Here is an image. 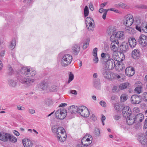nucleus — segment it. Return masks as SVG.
<instances>
[{
	"label": "nucleus",
	"mask_w": 147,
	"mask_h": 147,
	"mask_svg": "<svg viewBox=\"0 0 147 147\" xmlns=\"http://www.w3.org/2000/svg\"><path fill=\"white\" fill-rule=\"evenodd\" d=\"M17 109L19 110L24 111L25 110V108L19 105L17 107Z\"/></svg>",
	"instance_id": "54"
},
{
	"label": "nucleus",
	"mask_w": 147,
	"mask_h": 147,
	"mask_svg": "<svg viewBox=\"0 0 147 147\" xmlns=\"http://www.w3.org/2000/svg\"><path fill=\"white\" fill-rule=\"evenodd\" d=\"M88 137L89 138H88L87 136H85L81 140V143L87 147V146L90 145L92 142V136H88Z\"/></svg>",
	"instance_id": "10"
},
{
	"label": "nucleus",
	"mask_w": 147,
	"mask_h": 147,
	"mask_svg": "<svg viewBox=\"0 0 147 147\" xmlns=\"http://www.w3.org/2000/svg\"><path fill=\"white\" fill-rule=\"evenodd\" d=\"M125 38V35L124 32L122 31H119L117 32L114 35H112L110 37L111 40H115L116 41V38H117L119 40H122Z\"/></svg>",
	"instance_id": "6"
},
{
	"label": "nucleus",
	"mask_w": 147,
	"mask_h": 147,
	"mask_svg": "<svg viewBox=\"0 0 147 147\" xmlns=\"http://www.w3.org/2000/svg\"><path fill=\"white\" fill-rule=\"evenodd\" d=\"M128 48V45H121L120 46V49L122 51H127Z\"/></svg>",
	"instance_id": "37"
},
{
	"label": "nucleus",
	"mask_w": 147,
	"mask_h": 147,
	"mask_svg": "<svg viewBox=\"0 0 147 147\" xmlns=\"http://www.w3.org/2000/svg\"><path fill=\"white\" fill-rule=\"evenodd\" d=\"M113 41H112L111 44V50L113 52H116L119 51V43L118 41H115V40H113Z\"/></svg>",
	"instance_id": "12"
},
{
	"label": "nucleus",
	"mask_w": 147,
	"mask_h": 147,
	"mask_svg": "<svg viewBox=\"0 0 147 147\" xmlns=\"http://www.w3.org/2000/svg\"><path fill=\"white\" fill-rule=\"evenodd\" d=\"M80 47L78 45H75L73 47L72 53L74 55H77L80 52Z\"/></svg>",
	"instance_id": "27"
},
{
	"label": "nucleus",
	"mask_w": 147,
	"mask_h": 147,
	"mask_svg": "<svg viewBox=\"0 0 147 147\" xmlns=\"http://www.w3.org/2000/svg\"><path fill=\"white\" fill-rule=\"evenodd\" d=\"M60 57V63L63 67H66L71 63L73 59L72 55L69 54H59Z\"/></svg>",
	"instance_id": "1"
},
{
	"label": "nucleus",
	"mask_w": 147,
	"mask_h": 147,
	"mask_svg": "<svg viewBox=\"0 0 147 147\" xmlns=\"http://www.w3.org/2000/svg\"><path fill=\"white\" fill-rule=\"evenodd\" d=\"M126 118L128 119L127 120V123L129 125H132L135 122V119L134 118V116H131V115L129 118Z\"/></svg>",
	"instance_id": "30"
},
{
	"label": "nucleus",
	"mask_w": 147,
	"mask_h": 147,
	"mask_svg": "<svg viewBox=\"0 0 147 147\" xmlns=\"http://www.w3.org/2000/svg\"><path fill=\"white\" fill-rule=\"evenodd\" d=\"M90 119L93 121H95L97 120V118L94 115L92 114L90 115Z\"/></svg>",
	"instance_id": "48"
},
{
	"label": "nucleus",
	"mask_w": 147,
	"mask_h": 147,
	"mask_svg": "<svg viewBox=\"0 0 147 147\" xmlns=\"http://www.w3.org/2000/svg\"><path fill=\"white\" fill-rule=\"evenodd\" d=\"M128 41L129 45L131 47L134 48L136 45V40L134 38H130Z\"/></svg>",
	"instance_id": "28"
},
{
	"label": "nucleus",
	"mask_w": 147,
	"mask_h": 147,
	"mask_svg": "<svg viewBox=\"0 0 147 147\" xmlns=\"http://www.w3.org/2000/svg\"><path fill=\"white\" fill-rule=\"evenodd\" d=\"M63 127H59L57 125H54L53 126L51 127L52 131L53 133H56L57 136H59V133H61V129Z\"/></svg>",
	"instance_id": "19"
},
{
	"label": "nucleus",
	"mask_w": 147,
	"mask_h": 147,
	"mask_svg": "<svg viewBox=\"0 0 147 147\" xmlns=\"http://www.w3.org/2000/svg\"><path fill=\"white\" fill-rule=\"evenodd\" d=\"M123 115L125 118H128L131 115L132 111L129 106H125L123 109Z\"/></svg>",
	"instance_id": "9"
},
{
	"label": "nucleus",
	"mask_w": 147,
	"mask_h": 147,
	"mask_svg": "<svg viewBox=\"0 0 147 147\" xmlns=\"http://www.w3.org/2000/svg\"><path fill=\"white\" fill-rule=\"evenodd\" d=\"M114 108L115 109L119 111V110L120 108L119 104L117 103H115V104Z\"/></svg>",
	"instance_id": "55"
},
{
	"label": "nucleus",
	"mask_w": 147,
	"mask_h": 147,
	"mask_svg": "<svg viewBox=\"0 0 147 147\" xmlns=\"http://www.w3.org/2000/svg\"><path fill=\"white\" fill-rule=\"evenodd\" d=\"M132 56L133 58L135 59L139 58L140 56V53L139 50L137 49H135L132 51Z\"/></svg>",
	"instance_id": "23"
},
{
	"label": "nucleus",
	"mask_w": 147,
	"mask_h": 147,
	"mask_svg": "<svg viewBox=\"0 0 147 147\" xmlns=\"http://www.w3.org/2000/svg\"><path fill=\"white\" fill-rule=\"evenodd\" d=\"M20 72L22 74L28 77H33L36 74V72L35 70L30 69L29 68L27 67H22L20 70Z\"/></svg>",
	"instance_id": "2"
},
{
	"label": "nucleus",
	"mask_w": 147,
	"mask_h": 147,
	"mask_svg": "<svg viewBox=\"0 0 147 147\" xmlns=\"http://www.w3.org/2000/svg\"><path fill=\"white\" fill-rule=\"evenodd\" d=\"M115 68L119 71L122 70L125 68L124 64L121 62H117L115 64Z\"/></svg>",
	"instance_id": "25"
},
{
	"label": "nucleus",
	"mask_w": 147,
	"mask_h": 147,
	"mask_svg": "<svg viewBox=\"0 0 147 147\" xmlns=\"http://www.w3.org/2000/svg\"><path fill=\"white\" fill-rule=\"evenodd\" d=\"M116 6L117 7H120L122 8H127L128 7L126 4L122 3H119L116 4Z\"/></svg>",
	"instance_id": "38"
},
{
	"label": "nucleus",
	"mask_w": 147,
	"mask_h": 147,
	"mask_svg": "<svg viewBox=\"0 0 147 147\" xmlns=\"http://www.w3.org/2000/svg\"><path fill=\"white\" fill-rule=\"evenodd\" d=\"M29 112L31 114H33L35 113V110L34 109H29L28 110Z\"/></svg>",
	"instance_id": "57"
},
{
	"label": "nucleus",
	"mask_w": 147,
	"mask_h": 147,
	"mask_svg": "<svg viewBox=\"0 0 147 147\" xmlns=\"http://www.w3.org/2000/svg\"><path fill=\"white\" fill-rule=\"evenodd\" d=\"M107 32L109 35H114L113 34L114 31L113 29H109L107 30Z\"/></svg>",
	"instance_id": "49"
},
{
	"label": "nucleus",
	"mask_w": 147,
	"mask_h": 147,
	"mask_svg": "<svg viewBox=\"0 0 147 147\" xmlns=\"http://www.w3.org/2000/svg\"><path fill=\"white\" fill-rule=\"evenodd\" d=\"M134 22L133 16L131 14H128L125 16L123 23L126 26H130L133 24Z\"/></svg>",
	"instance_id": "3"
},
{
	"label": "nucleus",
	"mask_w": 147,
	"mask_h": 147,
	"mask_svg": "<svg viewBox=\"0 0 147 147\" xmlns=\"http://www.w3.org/2000/svg\"><path fill=\"white\" fill-rule=\"evenodd\" d=\"M105 10L106 9H103V8H100L99 9V12L100 13H102L104 11L105 12L106 11Z\"/></svg>",
	"instance_id": "59"
},
{
	"label": "nucleus",
	"mask_w": 147,
	"mask_h": 147,
	"mask_svg": "<svg viewBox=\"0 0 147 147\" xmlns=\"http://www.w3.org/2000/svg\"><path fill=\"white\" fill-rule=\"evenodd\" d=\"M106 11H105L103 13L102 15V18L104 20H105L106 18V15L107 12L109 10V9L105 10Z\"/></svg>",
	"instance_id": "53"
},
{
	"label": "nucleus",
	"mask_w": 147,
	"mask_h": 147,
	"mask_svg": "<svg viewBox=\"0 0 147 147\" xmlns=\"http://www.w3.org/2000/svg\"><path fill=\"white\" fill-rule=\"evenodd\" d=\"M127 97L125 94H122L120 97V100L121 102L125 101L127 99Z\"/></svg>",
	"instance_id": "41"
},
{
	"label": "nucleus",
	"mask_w": 147,
	"mask_h": 147,
	"mask_svg": "<svg viewBox=\"0 0 147 147\" xmlns=\"http://www.w3.org/2000/svg\"><path fill=\"white\" fill-rule=\"evenodd\" d=\"M143 29L142 30L144 32L147 33V23L144 22V25L142 26Z\"/></svg>",
	"instance_id": "43"
},
{
	"label": "nucleus",
	"mask_w": 147,
	"mask_h": 147,
	"mask_svg": "<svg viewBox=\"0 0 147 147\" xmlns=\"http://www.w3.org/2000/svg\"><path fill=\"white\" fill-rule=\"evenodd\" d=\"M135 70L132 67H128L126 68L125 70V73L126 75L128 76H131L135 73Z\"/></svg>",
	"instance_id": "17"
},
{
	"label": "nucleus",
	"mask_w": 147,
	"mask_h": 147,
	"mask_svg": "<svg viewBox=\"0 0 147 147\" xmlns=\"http://www.w3.org/2000/svg\"><path fill=\"white\" fill-rule=\"evenodd\" d=\"M16 44V40L15 39H13L10 42L9 45V48L11 50L13 49L15 47Z\"/></svg>",
	"instance_id": "34"
},
{
	"label": "nucleus",
	"mask_w": 147,
	"mask_h": 147,
	"mask_svg": "<svg viewBox=\"0 0 147 147\" xmlns=\"http://www.w3.org/2000/svg\"><path fill=\"white\" fill-rule=\"evenodd\" d=\"M125 31L129 33L133 34L135 33L134 29L130 26H126L125 28Z\"/></svg>",
	"instance_id": "31"
},
{
	"label": "nucleus",
	"mask_w": 147,
	"mask_h": 147,
	"mask_svg": "<svg viewBox=\"0 0 147 147\" xmlns=\"http://www.w3.org/2000/svg\"><path fill=\"white\" fill-rule=\"evenodd\" d=\"M144 128L145 129L147 128V118H146L145 120Z\"/></svg>",
	"instance_id": "58"
},
{
	"label": "nucleus",
	"mask_w": 147,
	"mask_h": 147,
	"mask_svg": "<svg viewBox=\"0 0 147 147\" xmlns=\"http://www.w3.org/2000/svg\"><path fill=\"white\" fill-rule=\"evenodd\" d=\"M13 133L15 135H16L17 136H18L20 135L18 131L16 130H13Z\"/></svg>",
	"instance_id": "60"
},
{
	"label": "nucleus",
	"mask_w": 147,
	"mask_h": 147,
	"mask_svg": "<svg viewBox=\"0 0 147 147\" xmlns=\"http://www.w3.org/2000/svg\"><path fill=\"white\" fill-rule=\"evenodd\" d=\"M10 137H9V141L13 143H15L17 141V140L16 137L12 136L10 134Z\"/></svg>",
	"instance_id": "39"
},
{
	"label": "nucleus",
	"mask_w": 147,
	"mask_h": 147,
	"mask_svg": "<svg viewBox=\"0 0 147 147\" xmlns=\"http://www.w3.org/2000/svg\"><path fill=\"white\" fill-rule=\"evenodd\" d=\"M50 84L48 83L47 80H45L42 81L38 84V87L39 89L45 91L49 90Z\"/></svg>",
	"instance_id": "7"
},
{
	"label": "nucleus",
	"mask_w": 147,
	"mask_h": 147,
	"mask_svg": "<svg viewBox=\"0 0 147 147\" xmlns=\"http://www.w3.org/2000/svg\"><path fill=\"white\" fill-rule=\"evenodd\" d=\"M22 142L24 147H31L33 145L32 142L28 139H24L23 140Z\"/></svg>",
	"instance_id": "21"
},
{
	"label": "nucleus",
	"mask_w": 147,
	"mask_h": 147,
	"mask_svg": "<svg viewBox=\"0 0 147 147\" xmlns=\"http://www.w3.org/2000/svg\"><path fill=\"white\" fill-rule=\"evenodd\" d=\"M140 8L142 9H147V6L144 5H140Z\"/></svg>",
	"instance_id": "63"
},
{
	"label": "nucleus",
	"mask_w": 147,
	"mask_h": 147,
	"mask_svg": "<svg viewBox=\"0 0 147 147\" xmlns=\"http://www.w3.org/2000/svg\"><path fill=\"white\" fill-rule=\"evenodd\" d=\"M134 118L135 119V122H142L144 118L143 115L140 113L137 114L135 116H134Z\"/></svg>",
	"instance_id": "24"
},
{
	"label": "nucleus",
	"mask_w": 147,
	"mask_h": 147,
	"mask_svg": "<svg viewBox=\"0 0 147 147\" xmlns=\"http://www.w3.org/2000/svg\"><path fill=\"white\" fill-rule=\"evenodd\" d=\"M138 41L142 47L146 46L147 45V36L144 34L141 35L139 38Z\"/></svg>",
	"instance_id": "11"
},
{
	"label": "nucleus",
	"mask_w": 147,
	"mask_h": 147,
	"mask_svg": "<svg viewBox=\"0 0 147 147\" xmlns=\"http://www.w3.org/2000/svg\"><path fill=\"white\" fill-rule=\"evenodd\" d=\"M20 81L22 84L28 86L32 84L34 82V80L30 78L23 77L20 79Z\"/></svg>",
	"instance_id": "8"
},
{
	"label": "nucleus",
	"mask_w": 147,
	"mask_h": 147,
	"mask_svg": "<svg viewBox=\"0 0 147 147\" xmlns=\"http://www.w3.org/2000/svg\"><path fill=\"white\" fill-rule=\"evenodd\" d=\"M74 75L71 72H70L69 75V79L68 81V83H69L74 79Z\"/></svg>",
	"instance_id": "45"
},
{
	"label": "nucleus",
	"mask_w": 147,
	"mask_h": 147,
	"mask_svg": "<svg viewBox=\"0 0 147 147\" xmlns=\"http://www.w3.org/2000/svg\"><path fill=\"white\" fill-rule=\"evenodd\" d=\"M139 84H140V85L136 87L135 89V92L138 94H140L141 92L142 89V86L141 85V83L140 82L139 83Z\"/></svg>",
	"instance_id": "35"
},
{
	"label": "nucleus",
	"mask_w": 147,
	"mask_h": 147,
	"mask_svg": "<svg viewBox=\"0 0 147 147\" xmlns=\"http://www.w3.org/2000/svg\"><path fill=\"white\" fill-rule=\"evenodd\" d=\"M89 43V40H87L84 43L83 45V49H86L88 46Z\"/></svg>",
	"instance_id": "42"
},
{
	"label": "nucleus",
	"mask_w": 147,
	"mask_h": 147,
	"mask_svg": "<svg viewBox=\"0 0 147 147\" xmlns=\"http://www.w3.org/2000/svg\"><path fill=\"white\" fill-rule=\"evenodd\" d=\"M71 93L75 95H76L77 94V92L76 90H71Z\"/></svg>",
	"instance_id": "64"
},
{
	"label": "nucleus",
	"mask_w": 147,
	"mask_h": 147,
	"mask_svg": "<svg viewBox=\"0 0 147 147\" xmlns=\"http://www.w3.org/2000/svg\"><path fill=\"white\" fill-rule=\"evenodd\" d=\"M142 97L145 102H147V92H145L143 93L142 95Z\"/></svg>",
	"instance_id": "47"
},
{
	"label": "nucleus",
	"mask_w": 147,
	"mask_h": 147,
	"mask_svg": "<svg viewBox=\"0 0 147 147\" xmlns=\"http://www.w3.org/2000/svg\"><path fill=\"white\" fill-rule=\"evenodd\" d=\"M10 134L8 133L0 134V140L3 142H6L9 140Z\"/></svg>",
	"instance_id": "20"
},
{
	"label": "nucleus",
	"mask_w": 147,
	"mask_h": 147,
	"mask_svg": "<svg viewBox=\"0 0 147 147\" xmlns=\"http://www.w3.org/2000/svg\"><path fill=\"white\" fill-rule=\"evenodd\" d=\"M102 57L104 60H106V62L107 61H109L110 59H112V58L114 57V55L111 53H102L101 54Z\"/></svg>",
	"instance_id": "15"
},
{
	"label": "nucleus",
	"mask_w": 147,
	"mask_h": 147,
	"mask_svg": "<svg viewBox=\"0 0 147 147\" xmlns=\"http://www.w3.org/2000/svg\"><path fill=\"white\" fill-rule=\"evenodd\" d=\"M144 25V22L141 23L140 20H137L135 23V28L136 29L140 32L142 30V26Z\"/></svg>",
	"instance_id": "22"
},
{
	"label": "nucleus",
	"mask_w": 147,
	"mask_h": 147,
	"mask_svg": "<svg viewBox=\"0 0 147 147\" xmlns=\"http://www.w3.org/2000/svg\"><path fill=\"white\" fill-rule=\"evenodd\" d=\"M17 82L16 81L13 80H10L8 81V84L9 86L12 87H15L17 84Z\"/></svg>",
	"instance_id": "33"
},
{
	"label": "nucleus",
	"mask_w": 147,
	"mask_h": 147,
	"mask_svg": "<svg viewBox=\"0 0 147 147\" xmlns=\"http://www.w3.org/2000/svg\"><path fill=\"white\" fill-rule=\"evenodd\" d=\"M76 147H87L86 146H84L82 143L78 144Z\"/></svg>",
	"instance_id": "62"
},
{
	"label": "nucleus",
	"mask_w": 147,
	"mask_h": 147,
	"mask_svg": "<svg viewBox=\"0 0 147 147\" xmlns=\"http://www.w3.org/2000/svg\"><path fill=\"white\" fill-rule=\"evenodd\" d=\"M100 84V81L99 79H95L94 80V86L95 88L98 89L99 88Z\"/></svg>",
	"instance_id": "32"
},
{
	"label": "nucleus",
	"mask_w": 147,
	"mask_h": 147,
	"mask_svg": "<svg viewBox=\"0 0 147 147\" xmlns=\"http://www.w3.org/2000/svg\"><path fill=\"white\" fill-rule=\"evenodd\" d=\"M98 51V49L96 47L93 50L92 54L94 57L96 56L97 55V52Z\"/></svg>",
	"instance_id": "50"
},
{
	"label": "nucleus",
	"mask_w": 147,
	"mask_h": 147,
	"mask_svg": "<svg viewBox=\"0 0 147 147\" xmlns=\"http://www.w3.org/2000/svg\"><path fill=\"white\" fill-rule=\"evenodd\" d=\"M100 104L103 107H106L107 105L105 102L103 100H101L100 102Z\"/></svg>",
	"instance_id": "52"
},
{
	"label": "nucleus",
	"mask_w": 147,
	"mask_h": 147,
	"mask_svg": "<svg viewBox=\"0 0 147 147\" xmlns=\"http://www.w3.org/2000/svg\"><path fill=\"white\" fill-rule=\"evenodd\" d=\"M129 83L127 82L121 84L119 87L120 89L122 90L126 88L127 86L129 85Z\"/></svg>",
	"instance_id": "36"
},
{
	"label": "nucleus",
	"mask_w": 147,
	"mask_h": 147,
	"mask_svg": "<svg viewBox=\"0 0 147 147\" xmlns=\"http://www.w3.org/2000/svg\"><path fill=\"white\" fill-rule=\"evenodd\" d=\"M109 70L107 68H103L102 70V74L104 77L107 79H109Z\"/></svg>",
	"instance_id": "29"
},
{
	"label": "nucleus",
	"mask_w": 147,
	"mask_h": 147,
	"mask_svg": "<svg viewBox=\"0 0 147 147\" xmlns=\"http://www.w3.org/2000/svg\"><path fill=\"white\" fill-rule=\"evenodd\" d=\"M79 113L81 116L85 117H88L90 112L88 109L85 106L79 107Z\"/></svg>",
	"instance_id": "5"
},
{
	"label": "nucleus",
	"mask_w": 147,
	"mask_h": 147,
	"mask_svg": "<svg viewBox=\"0 0 147 147\" xmlns=\"http://www.w3.org/2000/svg\"><path fill=\"white\" fill-rule=\"evenodd\" d=\"M94 132V134L96 136H99L100 135V131L99 129L98 128H95Z\"/></svg>",
	"instance_id": "44"
},
{
	"label": "nucleus",
	"mask_w": 147,
	"mask_h": 147,
	"mask_svg": "<svg viewBox=\"0 0 147 147\" xmlns=\"http://www.w3.org/2000/svg\"><path fill=\"white\" fill-rule=\"evenodd\" d=\"M89 13V11L87 6L85 7L84 9V15L85 17L88 16Z\"/></svg>",
	"instance_id": "40"
},
{
	"label": "nucleus",
	"mask_w": 147,
	"mask_h": 147,
	"mask_svg": "<svg viewBox=\"0 0 147 147\" xmlns=\"http://www.w3.org/2000/svg\"><path fill=\"white\" fill-rule=\"evenodd\" d=\"M58 135L57 136V138L61 142H63L66 140L67 135L65 131L63 128L61 129V133H59Z\"/></svg>",
	"instance_id": "13"
},
{
	"label": "nucleus",
	"mask_w": 147,
	"mask_h": 147,
	"mask_svg": "<svg viewBox=\"0 0 147 147\" xmlns=\"http://www.w3.org/2000/svg\"><path fill=\"white\" fill-rule=\"evenodd\" d=\"M133 111L134 113H138L140 112L139 108L137 107H134L133 109Z\"/></svg>",
	"instance_id": "51"
},
{
	"label": "nucleus",
	"mask_w": 147,
	"mask_h": 147,
	"mask_svg": "<svg viewBox=\"0 0 147 147\" xmlns=\"http://www.w3.org/2000/svg\"><path fill=\"white\" fill-rule=\"evenodd\" d=\"M107 4V2L103 3L101 4L100 5V7L102 8L104 7Z\"/></svg>",
	"instance_id": "61"
},
{
	"label": "nucleus",
	"mask_w": 147,
	"mask_h": 147,
	"mask_svg": "<svg viewBox=\"0 0 147 147\" xmlns=\"http://www.w3.org/2000/svg\"><path fill=\"white\" fill-rule=\"evenodd\" d=\"M140 97L137 95H134L132 96L131 100L132 103L134 104H138L140 102Z\"/></svg>",
	"instance_id": "18"
},
{
	"label": "nucleus",
	"mask_w": 147,
	"mask_h": 147,
	"mask_svg": "<svg viewBox=\"0 0 147 147\" xmlns=\"http://www.w3.org/2000/svg\"><path fill=\"white\" fill-rule=\"evenodd\" d=\"M115 63L114 60L110 59L106 62L105 64L106 68L109 70L112 69L115 67Z\"/></svg>",
	"instance_id": "14"
},
{
	"label": "nucleus",
	"mask_w": 147,
	"mask_h": 147,
	"mask_svg": "<svg viewBox=\"0 0 147 147\" xmlns=\"http://www.w3.org/2000/svg\"><path fill=\"white\" fill-rule=\"evenodd\" d=\"M94 23V21L93 19L89 17H87L86 20V24L87 27L89 28V27L94 28L93 24Z\"/></svg>",
	"instance_id": "16"
},
{
	"label": "nucleus",
	"mask_w": 147,
	"mask_h": 147,
	"mask_svg": "<svg viewBox=\"0 0 147 147\" xmlns=\"http://www.w3.org/2000/svg\"><path fill=\"white\" fill-rule=\"evenodd\" d=\"M94 57L93 59V61L95 63H98V58L97 56Z\"/></svg>",
	"instance_id": "56"
},
{
	"label": "nucleus",
	"mask_w": 147,
	"mask_h": 147,
	"mask_svg": "<svg viewBox=\"0 0 147 147\" xmlns=\"http://www.w3.org/2000/svg\"><path fill=\"white\" fill-rule=\"evenodd\" d=\"M56 87L54 85L51 86V87L50 86L49 87V90L50 91H53L56 90Z\"/></svg>",
	"instance_id": "46"
},
{
	"label": "nucleus",
	"mask_w": 147,
	"mask_h": 147,
	"mask_svg": "<svg viewBox=\"0 0 147 147\" xmlns=\"http://www.w3.org/2000/svg\"><path fill=\"white\" fill-rule=\"evenodd\" d=\"M79 107H78L77 106L74 105H72L69 107V109L72 114L76 113H79Z\"/></svg>",
	"instance_id": "26"
},
{
	"label": "nucleus",
	"mask_w": 147,
	"mask_h": 147,
	"mask_svg": "<svg viewBox=\"0 0 147 147\" xmlns=\"http://www.w3.org/2000/svg\"><path fill=\"white\" fill-rule=\"evenodd\" d=\"M66 110L60 109L58 110L55 113V116L57 118L60 119H64L66 115Z\"/></svg>",
	"instance_id": "4"
}]
</instances>
